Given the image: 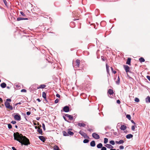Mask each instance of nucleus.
I'll list each match as a JSON object with an SVG mask.
<instances>
[{
  "instance_id": "obj_1",
  "label": "nucleus",
  "mask_w": 150,
  "mask_h": 150,
  "mask_svg": "<svg viewBox=\"0 0 150 150\" xmlns=\"http://www.w3.org/2000/svg\"><path fill=\"white\" fill-rule=\"evenodd\" d=\"M14 139L20 143L22 145L27 146L30 144L29 140L25 136H23L21 134L18 132L14 133L13 134Z\"/></svg>"
},
{
  "instance_id": "obj_2",
  "label": "nucleus",
  "mask_w": 150,
  "mask_h": 150,
  "mask_svg": "<svg viewBox=\"0 0 150 150\" xmlns=\"http://www.w3.org/2000/svg\"><path fill=\"white\" fill-rule=\"evenodd\" d=\"M123 67L126 72L127 73V75L128 76L129 79H133L129 76L127 73L128 72H130V69L128 65H124Z\"/></svg>"
},
{
  "instance_id": "obj_3",
  "label": "nucleus",
  "mask_w": 150,
  "mask_h": 150,
  "mask_svg": "<svg viewBox=\"0 0 150 150\" xmlns=\"http://www.w3.org/2000/svg\"><path fill=\"white\" fill-rule=\"evenodd\" d=\"M5 105L6 107L10 110H12L13 108L12 106L10 105V104L8 102H5Z\"/></svg>"
},
{
  "instance_id": "obj_4",
  "label": "nucleus",
  "mask_w": 150,
  "mask_h": 150,
  "mask_svg": "<svg viewBox=\"0 0 150 150\" xmlns=\"http://www.w3.org/2000/svg\"><path fill=\"white\" fill-rule=\"evenodd\" d=\"M79 133L81 134L82 136H83L84 138L86 139H89V137L87 135V134L82 131H80Z\"/></svg>"
},
{
  "instance_id": "obj_5",
  "label": "nucleus",
  "mask_w": 150,
  "mask_h": 150,
  "mask_svg": "<svg viewBox=\"0 0 150 150\" xmlns=\"http://www.w3.org/2000/svg\"><path fill=\"white\" fill-rule=\"evenodd\" d=\"M92 136L93 138L96 139H98L100 138L99 135L96 133H93Z\"/></svg>"
},
{
  "instance_id": "obj_6",
  "label": "nucleus",
  "mask_w": 150,
  "mask_h": 150,
  "mask_svg": "<svg viewBox=\"0 0 150 150\" xmlns=\"http://www.w3.org/2000/svg\"><path fill=\"white\" fill-rule=\"evenodd\" d=\"M15 120H21V116L19 114H16L14 117Z\"/></svg>"
},
{
  "instance_id": "obj_7",
  "label": "nucleus",
  "mask_w": 150,
  "mask_h": 150,
  "mask_svg": "<svg viewBox=\"0 0 150 150\" xmlns=\"http://www.w3.org/2000/svg\"><path fill=\"white\" fill-rule=\"evenodd\" d=\"M41 127V125H39V123L38 122V133L42 135L43 132L42 129H40Z\"/></svg>"
},
{
  "instance_id": "obj_8",
  "label": "nucleus",
  "mask_w": 150,
  "mask_h": 150,
  "mask_svg": "<svg viewBox=\"0 0 150 150\" xmlns=\"http://www.w3.org/2000/svg\"><path fill=\"white\" fill-rule=\"evenodd\" d=\"M63 110L65 112H68L69 111V106H66L63 108Z\"/></svg>"
},
{
  "instance_id": "obj_9",
  "label": "nucleus",
  "mask_w": 150,
  "mask_h": 150,
  "mask_svg": "<svg viewBox=\"0 0 150 150\" xmlns=\"http://www.w3.org/2000/svg\"><path fill=\"white\" fill-rule=\"evenodd\" d=\"M39 139L42 141L43 142H44L45 141V138L43 136H38Z\"/></svg>"
},
{
  "instance_id": "obj_10",
  "label": "nucleus",
  "mask_w": 150,
  "mask_h": 150,
  "mask_svg": "<svg viewBox=\"0 0 150 150\" xmlns=\"http://www.w3.org/2000/svg\"><path fill=\"white\" fill-rule=\"evenodd\" d=\"M65 116L68 117L70 120H72L73 119V117L71 115L68 114H66L65 115Z\"/></svg>"
},
{
  "instance_id": "obj_11",
  "label": "nucleus",
  "mask_w": 150,
  "mask_h": 150,
  "mask_svg": "<svg viewBox=\"0 0 150 150\" xmlns=\"http://www.w3.org/2000/svg\"><path fill=\"white\" fill-rule=\"evenodd\" d=\"M80 60L78 59H77L76 61V67H79V64H80Z\"/></svg>"
},
{
  "instance_id": "obj_12",
  "label": "nucleus",
  "mask_w": 150,
  "mask_h": 150,
  "mask_svg": "<svg viewBox=\"0 0 150 150\" xmlns=\"http://www.w3.org/2000/svg\"><path fill=\"white\" fill-rule=\"evenodd\" d=\"M108 93L112 95L114 93L112 89H110L108 90Z\"/></svg>"
},
{
  "instance_id": "obj_13",
  "label": "nucleus",
  "mask_w": 150,
  "mask_h": 150,
  "mask_svg": "<svg viewBox=\"0 0 150 150\" xmlns=\"http://www.w3.org/2000/svg\"><path fill=\"white\" fill-rule=\"evenodd\" d=\"M105 147L109 149H112L113 148V146L110 144H107L105 145Z\"/></svg>"
},
{
  "instance_id": "obj_14",
  "label": "nucleus",
  "mask_w": 150,
  "mask_h": 150,
  "mask_svg": "<svg viewBox=\"0 0 150 150\" xmlns=\"http://www.w3.org/2000/svg\"><path fill=\"white\" fill-rule=\"evenodd\" d=\"M124 141L122 140H120L119 141H115L116 143L117 144H122L124 143Z\"/></svg>"
},
{
  "instance_id": "obj_15",
  "label": "nucleus",
  "mask_w": 150,
  "mask_h": 150,
  "mask_svg": "<svg viewBox=\"0 0 150 150\" xmlns=\"http://www.w3.org/2000/svg\"><path fill=\"white\" fill-rule=\"evenodd\" d=\"M127 128V126L126 125H123L121 126L120 129L121 130H125Z\"/></svg>"
},
{
  "instance_id": "obj_16",
  "label": "nucleus",
  "mask_w": 150,
  "mask_h": 150,
  "mask_svg": "<svg viewBox=\"0 0 150 150\" xmlns=\"http://www.w3.org/2000/svg\"><path fill=\"white\" fill-rule=\"evenodd\" d=\"M131 59L130 58H128L126 62V64L129 65H130Z\"/></svg>"
},
{
  "instance_id": "obj_17",
  "label": "nucleus",
  "mask_w": 150,
  "mask_h": 150,
  "mask_svg": "<svg viewBox=\"0 0 150 150\" xmlns=\"http://www.w3.org/2000/svg\"><path fill=\"white\" fill-rule=\"evenodd\" d=\"M28 20V18H17V21H19L21 20Z\"/></svg>"
},
{
  "instance_id": "obj_18",
  "label": "nucleus",
  "mask_w": 150,
  "mask_h": 150,
  "mask_svg": "<svg viewBox=\"0 0 150 150\" xmlns=\"http://www.w3.org/2000/svg\"><path fill=\"white\" fill-rule=\"evenodd\" d=\"M96 145L95 142L94 141H92L90 143V145L92 147L95 146Z\"/></svg>"
},
{
  "instance_id": "obj_19",
  "label": "nucleus",
  "mask_w": 150,
  "mask_h": 150,
  "mask_svg": "<svg viewBox=\"0 0 150 150\" xmlns=\"http://www.w3.org/2000/svg\"><path fill=\"white\" fill-rule=\"evenodd\" d=\"M78 125L80 127H84L86 126V124L83 123H78Z\"/></svg>"
},
{
  "instance_id": "obj_20",
  "label": "nucleus",
  "mask_w": 150,
  "mask_h": 150,
  "mask_svg": "<svg viewBox=\"0 0 150 150\" xmlns=\"http://www.w3.org/2000/svg\"><path fill=\"white\" fill-rule=\"evenodd\" d=\"M133 137V135L131 134H128L126 135V137L128 139H130L132 138Z\"/></svg>"
},
{
  "instance_id": "obj_21",
  "label": "nucleus",
  "mask_w": 150,
  "mask_h": 150,
  "mask_svg": "<svg viewBox=\"0 0 150 150\" xmlns=\"http://www.w3.org/2000/svg\"><path fill=\"white\" fill-rule=\"evenodd\" d=\"M48 66L46 62H44L43 63V66L42 68H45Z\"/></svg>"
},
{
  "instance_id": "obj_22",
  "label": "nucleus",
  "mask_w": 150,
  "mask_h": 150,
  "mask_svg": "<svg viewBox=\"0 0 150 150\" xmlns=\"http://www.w3.org/2000/svg\"><path fill=\"white\" fill-rule=\"evenodd\" d=\"M6 85L5 83H3L1 84V86L2 88H5L6 87Z\"/></svg>"
},
{
  "instance_id": "obj_23",
  "label": "nucleus",
  "mask_w": 150,
  "mask_h": 150,
  "mask_svg": "<svg viewBox=\"0 0 150 150\" xmlns=\"http://www.w3.org/2000/svg\"><path fill=\"white\" fill-rule=\"evenodd\" d=\"M46 86L44 84L41 85L38 87V89L44 88Z\"/></svg>"
},
{
  "instance_id": "obj_24",
  "label": "nucleus",
  "mask_w": 150,
  "mask_h": 150,
  "mask_svg": "<svg viewBox=\"0 0 150 150\" xmlns=\"http://www.w3.org/2000/svg\"><path fill=\"white\" fill-rule=\"evenodd\" d=\"M103 144H102L101 143H99L97 145V148L99 149L101 148Z\"/></svg>"
},
{
  "instance_id": "obj_25",
  "label": "nucleus",
  "mask_w": 150,
  "mask_h": 150,
  "mask_svg": "<svg viewBox=\"0 0 150 150\" xmlns=\"http://www.w3.org/2000/svg\"><path fill=\"white\" fill-rule=\"evenodd\" d=\"M42 96L44 99L46 100V94L44 92H42Z\"/></svg>"
},
{
  "instance_id": "obj_26",
  "label": "nucleus",
  "mask_w": 150,
  "mask_h": 150,
  "mask_svg": "<svg viewBox=\"0 0 150 150\" xmlns=\"http://www.w3.org/2000/svg\"><path fill=\"white\" fill-rule=\"evenodd\" d=\"M146 102H150V97L148 96L146 99Z\"/></svg>"
},
{
  "instance_id": "obj_27",
  "label": "nucleus",
  "mask_w": 150,
  "mask_h": 150,
  "mask_svg": "<svg viewBox=\"0 0 150 150\" xmlns=\"http://www.w3.org/2000/svg\"><path fill=\"white\" fill-rule=\"evenodd\" d=\"M139 60L141 62H144L145 61L144 59L142 57L140 58L139 59Z\"/></svg>"
},
{
  "instance_id": "obj_28",
  "label": "nucleus",
  "mask_w": 150,
  "mask_h": 150,
  "mask_svg": "<svg viewBox=\"0 0 150 150\" xmlns=\"http://www.w3.org/2000/svg\"><path fill=\"white\" fill-rule=\"evenodd\" d=\"M63 135L65 136H68V132H67L66 131H63Z\"/></svg>"
},
{
  "instance_id": "obj_29",
  "label": "nucleus",
  "mask_w": 150,
  "mask_h": 150,
  "mask_svg": "<svg viewBox=\"0 0 150 150\" xmlns=\"http://www.w3.org/2000/svg\"><path fill=\"white\" fill-rule=\"evenodd\" d=\"M68 136H69V135L71 136H72L74 134V133L73 132H71L70 131H68Z\"/></svg>"
},
{
  "instance_id": "obj_30",
  "label": "nucleus",
  "mask_w": 150,
  "mask_h": 150,
  "mask_svg": "<svg viewBox=\"0 0 150 150\" xmlns=\"http://www.w3.org/2000/svg\"><path fill=\"white\" fill-rule=\"evenodd\" d=\"M54 150H59V147L56 145H55V146H54Z\"/></svg>"
},
{
  "instance_id": "obj_31",
  "label": "nucleus",
  "mask_w": 150,
  "mask_h": 150,
  "mask_svg": "<svg viewBox=\"0 0 150 150\" xmlns=\"http://www.w3.org/2000/svg\"><path fill=\"white\" fill-rule=\"evenodd\" d=\"M108 138H105L104 139V144H106L108 142Z\"/></svg>"
},
{
  "instance_id": "obj_32",
  "label": "nucleus",
  "mask_w": 150,
  "mask_h": 150,
  "mask_svg": "<svg viewBox=\"0 0 150 150\" xmlns=\"http://www.w3.org/2000/svg\"><path fill=\"white\" fill-rule=\"evenodd\" d=\"M110 144H111L112 145H115V142L113 140L110 141Z\"/></svg>"
},
{
  "instance_id": "obj_33",
  "label": "nucleus",
  "mask_w": 150,
  "mask_h": 150,
  "mask_svg": "<svg viewBox=\"0 0 150 150\" xmlns=\"http://www.w3.org/2000/svg\"><path fill=\"white\" fill-rule=\"evenodd\" d=\"M89 140L88 139H85L84 140L83 142L84 143H88V142Z\"/></svg>"
},
{
  "instance_id": "obj_34",
  "label": "nucleus",
  "mask_w": 150,
  "mask_h": 150,
  "mask_svg": "<svg viewBox=\"0 0 150 150\" xmlns=\"http://www.w3.org/2000/svg\"><path fill=\"white\" fill-rule=\"evenodd\" d=\"M126 117L129 120H130L131 119V116L129 115H127L126 116Z\"/></svg>"
},
{
  "instance_id": "obj_35",
  "label": "nucleus",
  "mask_w": 150,
  "mask_h": 150,
  "mask_svg": "<svg viewBox=\"0 0 150 150\" xmlns=\"http://www.w3.org/2000/svg\"><path fill=\"white\" fill-rule=\"evenodd\" d=\"M134 101L137 102H139V99L137 98H135L134 99Z\"/></svg>"
},
{
  "instance_id": "obj_36",
  "label": "nucleus",
  "mask_w": 150,
  "mask_h": 150,
  "mask_svg": "<svg viewBox=\"0 0 150 150\" xmlns=\"http://www.w3.org/2000/svg\"><path fill=\"white\" fill-rule=\"evenodd\" d=\"M20 13L23 16H25L26 15L24 13H23V12L21 11L20 12Z\"/></svg>"
},
{
  "instance_id": "obj_37",
  "label": "nucleus",
  "mask_w": 150,
  "mask_h": 150,
  "mask_svg": "<svg viewBox=\"0 0 150 150\" xmlns=\"http://www.w3.org/2000/svg\"><path fill=\"white\" fill-rule=\"evenodd\" d=\"M8 127L9 129H11L12 128V125L10 124H8Z\"/></svg>"
},
{
  "instance_id": "obj_38",
  "label": "nucleus",
  "mask_w": 150,
  "mask_h": 150,
  "mask_svg": "<svg viewBox=\"0 0 150 150\" xmlns=\"http://www.w3.org/2000/svg\"><path fill=\"white\" fill-rule=\"evenodd\" d=\"M42 128H43L44 130H45V125L44 123L42 124Z\"/></svg>"
},
{
  "instance_id": "obj_39",
  "label": "nucleus",
  "mask_w": 150,
  "mask_h": 150,
  "mask_svg": "<svg viewBox=\"0 0 150 150\" xmlns=\"http://www.w3.org/2000/svg\"><path fill=\"white\" fill-rule=\"evenodd\" d=\"M59 100L58 99V98L56 99V100L54 101L55 103H57L59 102Z\"/></svg>"
},
{
  "instance_id": "obj_40",
  "label": "nucleus",
  "mask_w": 150,
  "mask_h": 150,
  "mask_svg": "<svg viewBox=\"0 0 150 150\" xmlns=\"http://www.w3.org/2000/svg\"><path fill=\"white\" fill-rule=\"evenodd\" d=\"M107 150V149L105 147H104V146L103 147L102 146V147L101 148V150Z\"/></svg>"
},
{
  "instance_id": "obj_41",
  "label": "nucleus",
  "mask_w": 150,
  "mask_h": 150,
  "mask_svg": "<svg viewBox=\"0 0 150 150\" xmlns=\"http://www.w3.org/2000/svg\"><path fill=\"white\" fill-rule=\"evenodd\" d=\"M106 67L107 71V72H108L109 71V67L107 64H106Z\"/></svg>"
},
{
  "instance_id": "obj_42",
  "label": "nucleus",
  "mask_w": 150,
  "mask_h": 150,
  "mask_svg": "<svg viewBox=\"0 0 150 150\" xmlns=\"http://www.w3.org/2000/svg\"><path fill=\"white\" fill-rule=\"evenodd\" d=\"M132 129L133 131H134L135 130V127L134 125L132 126Z\"/></svg>"
},
{
  "instance_id": "obj_43",
  "label": "nucleus",
  "mask_w": 150,
  "mask_h": 150,
  "mask_svg": "<svg viewBox=\"0 0 150 150\" xmlns=\"http://www.w3.org/2000/svg\"><path fill=\"white\" fill-rule=\"evenodd\" d=\"M21 91L22 92H26V90L25 89H23L21 90Z\"/></svg>"
},
{
  "instance_id": "obj_44",
  "label": "nucleus",
  "mask_w": 150,
  "mask_h": 150,
  "mask_svg": "<svg viewBox=\"0 0 150 150\" xmlns=\"http://www.w3.org/2000/svg\"><path fill=\"white\" fill-rule=\"evenodd\" d=\"M146 77L147 78V79L150 81V76H147Z\"/></svg>"
},
{
  "instance_id": "obj_45",
  "label": "nucleus",
  "mask_w": 150,
  "mask_h": 150,
  "mask_svg": "<svg viewBox=\"0 0 150 150\" xmlns=\"http://www.w3.org/2000/svg\"><path fill=\"white\" fill-rule=\"evenodd\" d=\"M119 148L120 149H123L124 148V147L122 146H120Z\"/></svg>"
},
{
  "instance_id": "obj_46",
  "label": "nucleus",
  "mask_w": 150,
  "mask_h": 150,
  "mask_svg": "<svg viewBox=\"0 0 150 150\" xmlns=\"http://www.w3.org/2000/svg\"><path fill=\"white\" fill-rule=\"evenodd\" d=\"M33 123L34 125H36L37 124H38V122H37V121H33Z\"/></svg>"
},
{
  "instance_id": "obj_47",
  "label": "nucleus",
  "mask_w": 150,
  "mask_h": 150,
  "mask_svg": "<svg viewBox=\"0 0 150 150\" xmlns=\"http://www.w3.org/2000/svg\"><path fill=\"white\" fill-rule=\"evenodd\" d=\"M120 82V78L119 77H118V80L116 81V83L117 84H119Z\"/></svg>"
},
{
  "instance_id": "obj_48",
  "label": "nucleus",
  "mask_w": 150,
  "mask_h": 150,
  "mask_svg": "<svg viewBox=\"0 0 150 150\" xmlns=\"http://www.w3.org/2000/svg\"><path fill=\"white\" fill-rule=\"evenodd\" d=\"M11 123L13 124H15L16 123V122L15 121H12L11 122Z\"/></svg>"
},
{
  "instance_id": "obj_49",
  "label": "nucleus",
  "mask_w": 150,
  "mask_h": 150,
  "mask_svg": "<svg viewBox=\"0 0 150 150\" xmlns=\"http://www.w3.org/2000/svg\"><path fill=\"white\" fill-rule=\"evenodd\" d=\"M117 103L118 104H120V100H117Z\"/></svg>"
},
{
  "instance_id": "obj_50",
  "label": "nucleus",
  "mask_w": 150,
  "mask_h": 150,
  "mask_svg": "<svg viewBox=\"0 0 150 150\" xmlns=\"http://www.w3.org/2000/svg\"><path fill=\"white\" fill-rule=\"evenodd\" d=\"M88 130L90 132L93 131V129H88Z\"/></svg>"
},
{
  "instance_id": "obj_51",
  "label": "nucleus",
  "mask_w": 150,
  "mask_h": 150,
  "mask_svg": "<svg viewBox=\"0 0 150 150\" xmlns=\"http://www.w3.org/2000/svg\"><path fill=\"white\" fill-rule=\"evenodd\" d=\"M11 99H6V102H8V101L11 102Z\"/></svg>"
},
{
  "instance_id": "obj_52",
  "label": "nucleus",
  "mask_w": 150,
  "mask_h": 150,
  "mask_svg": "<svg viewBox=\"0 0 150 150\" xmlns=\"http://www.w3.org/2000/svg\"><path fill=\"white\" fill-rule=\"evenodd\" d=\"M30 112L29 111H28V112H26V114H27V115H29L30 114Z\"/></svg>"
},
{
  "instance_id": "obj_53",
  "label": "nucleus",
  "mask_w": 150,
  "mask_h": 150,
  "mask_svg": "<svg viewBox=\"0 0 150 150\" xmlns=\"http://www.w3.org/2000/svg\"><path fill=\"white\" fill-rule=\"evenodd\" d=\"M56 96L57 97L59 98L60 97V96L59 94H56Z\"/></svg>"
},
{
  "instance_id": "obj_54",
  "label": "nucleus",
  "mask_w": 150,
  "mask_h": 150,
  "mask_svg": "<svg viewBox=\"0 0 150 150\" xmlns=\"http://www.w3.org/2000/svg\"><path fill=\"white\" fill-rule=\"evenodd\" d=\"M131 122H132V123H133L134 124V126H135L136 124L134 122V121L133 120H131Z\"/></svg>"
},
{
  "instance_id": "obj_55",
  "label": "nucleus",
  "mask_w": 150,
  "mask_h": 150,
  "mask_svg": "<svg viewBox=\"0 0 150 150\" xmlns=\"http://www.w3.org/2000/svg\"><path fill=\"white\" fill-rule=\"evenodd\" d=\"M3 101L2 99L1 98H0V103H3Z\"/></svg>"
},
{
  "instance_id": "obj_56",
  "label": "nucleus",
  "mask_w": 150,
  "mask_h": 150,
  "mask_svg": "<svg viewBox=\"0 0 150 150\" xmlns=\"http://www.w3.org/2000/svg\"><path fill=\"white\" fill-rule=\"evenodd\" d=\"M3 1H4V4L6 5V4H7V2L6 1V0H3Z\"/></svg>"
},
{
  "instance_id": "obj_57",
  "label": "nucleus",
  "mask_w": 150,
  "mask_h": 150,
  "mask_svg": "<svg viewBox=\"0 0 150 150\" xmlns=\"http://www.w3.org/2000/svg\"><path fill=\"white\" fill-rule=\"evenodd\" d=\"M12 149L13 150H17V149L14 147H12Z\"/></svg>"
},
{
  "instance_id": "obj_58",
  "label": "nucleus",
  "mask_w": 150,
  "mask_h": 150,
  "mask_svg": "<svg viewBox=\"0 0 150 150\" xmlns=\"http://www.w3.org/2000/svg\"><path fill=\"white\" fill-rule=\"evenodd\" d=\"M63 117V118H64V120L66 121H67V119H66V117H65L64 116Z\"/></svg>"
},
{
  "instance_id": "obj_59",
  "label": "nucleus",
  "mask_w": 150,
  "mask_h": 150,
  "mask_svg": "<svg viewBox=\"0 0 150 150\" xmlns=\"http://www.w3.org/2000/svg\"><path fill=\"white\" fill-rule=\"evenodd\" d=\"M113 71V73H114V74H116V71Z\"/></svg>"
},
{
  "instance_id": "obj_60",
  "label": "nucleus",
  "mask_w": 150,
  "mask_h": 150,
  "mask_svg": "<svg viewBox=\"0 0 150 150\" xmlns=\"http://www.w3.org/2000/svg\"><path fill=\"white\" fill-rule=\"evenodd\" d=\"M21 104V103H20V102H19V103H17L15 105H17L18 104Z\"/></svg>"
},
{
  "instance_id": "obj_61",
  "label": "nucleus",
  "mask_w": 150,
  "mask_h": 150,
  "mask_svg": "<svg viewBox=\"0 0 150 150\" xmlns=\"http://www.w3.org/2000/svg\"><path fill=\"white\" fill-rule=\"evenodd\" d=\"M110 150H116L115 149H112V148L110 149Z\"/></svg>"
},
{
  "instance_id": "obj_62",
  "label": "nucleus",
  "mask_w": 150,
  "mask_h": 150,
  "mask_svg": "<svg viewBox=\"0 0 150 150\" xmlns=\"http://www.w3.org/2000/svg\"><path fill=\"white\" fill-rule=\"evenodd\" d=\"M15 127L16 128H18V126L17 125H16L15 126Z\"/></svg>"
},
{
  "instance_id": "obj_63",
  "label": "nucleus",
  "mask_w": 150,
  "mask_h": 150,
  "mask_svg": "<svg viewBox=\"0 0 150 150\" xmlns=\"http://www.w3.org/2000/svg\"><path fill=\"white\" fill-rule=\"evenodd\" d=\"M111 69L113 71V68L112 67H111Z\"/></svg>"
},
{
  "instance_id": "obj_64",
  "label": "nucleus",
  "mask_w": 150,
  "mask_h": 150,
  "mask_svg": "<svg viewBox=\"0 0 150 150\" xmlns=\"http://www.w3.org/2000/svg\"><path fill=\"white\" fill-rule=\"evenodd\" d=\"M40 99L39 98H38V102H40Z\"/></svg>"
}]
</instances>
